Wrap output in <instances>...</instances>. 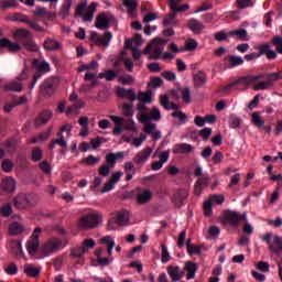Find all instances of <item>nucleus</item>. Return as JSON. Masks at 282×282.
<instances>
[{
    "label": "nucleus",
    "mask_w": 282,
    "mask_h": 282,
    "mask_svg": "<svg viewBox=\"0 0 282 282\" xmlns=\"http://www.w3.org/2000/svg\"><path fill=\"white\" fill-rule=\"evenodd\" d=\"M282 72L258 74V75H247L238 78L236 82L229 83L223 88L225 94L235 89L238 85H243V87H250L252 85L253 91H265L272 89L276 80H281Z\"/></svg>",
    "instance_id": "1"
},
{
    "label": "nucleus",
    "mask_w": 282,
    "mask_h": 282,
    "mask_svg": "<svg viewBox=\"0 0 282 282\" xmlns=\"http://www.w3.org/2000/svg\"><path fill=\"white\" fill-rule=\"evenodd\" d=\"M166 43L167 42L163 39H153L152 42L143 48V54H150L149 61H160Z\"/></svg>",
    "instance_id": "2"
},
{
    "label": "nucleus",
    "mask_w": 282,
    "mask_h": 282,
    "mask_svg": "<svg viewBox=\"0 0 282 282\" xmlns=\"http://www.w3.org/2000/svg\"><path fill=\"white\" fill-rule=\"evenodd\" d=\"M123 159H124V152L107 154L106 163L99 167L98 174L101 177H109V173H111V169H116V160H123Z\"/></svg>",
    "instance_id": "3"
},
{
    "label": "nucleus",
    "mask_w": 282,
    "mask_h": 282,
    "mask_svg": "<svg viewBox=\"0 0 282 282\" xmlns=\"http://www.w3.org/2000/svg\"><path fill=\"white\" fill-rule=\"evenodd\" d=\"M101 221H102V215L88 214L79 218L77 226L80 230H91L94 228H98Z\"/></svg>",
    "instance_id": "4"
},
{
    "label": "nucleus",
    "mask_w": 282,
    "mask_h": 282,
    "mask_svg": "<svg viewBox=\"0 0 282 282\" xmlns=\"http://www.w3.org/2000/svg\"><path fill=\"white\" fill-rule=\"evenodd\" d=\"M65 246H67V242L63 243V239L52 237L42 245V254H44V257H50L51 254L58 252V250H63Z\"/></svg>",
    "instance_id": "5"
},
{
    "label": "nucleus",
    "mask_w": 282,
    "mask_h": 282,
    "mask_svg": "<svg viewBox=\"0 0 282 282\" xmlns=\"http://www.w3.org/2000/svg\"><path fill=\"white\" fill-rule=\"evenodd\" d=\"M32 67H34L35 74L33 75V79L29 85V89H34V86L36 85V83H39V79L41 78V76H43L44 74H47L51 69L50 63L45 61L41 62L39 58L33 59Z\"/></svg>",
    "instance_id": "6"
},
{
    "label": "nucleus",
    "mask_w": 282,
    "mask_h": 282,
    "mask_svg": "<svg viewBox=\"0 0 282 282\" xmlns=\"http://www.w3.org/2000/svg\"><path fill=\"white\" fill-rule=\"evenodd\" d=\"M127 224H129V212L121 209L108 221L107 230H118V226H127Z\"/></svg>",
    "instance_id": "7"
},
{
    "label": "nucleus",
    "mask_w": 282,
    "mask_h": 282,
    "mask_svg": "<svg viewBox=\"0 0 282 282\" xmlns=\"http://www.w3.org/2000/svg\"><path fill=\"white\" fill-rule=\"evenodd\" d=\"M13 206L17 210H28L33 206H36L34 196L28 194H19L13 198Z\"/></svg>",
    "instance_id": "8"
},
{
    "label": "nucleus",
    "mask_w": 282,
    "mask_h": 282,
    "mask_svg": "<svg viewBox=\"0 0 282 282\" xmlns=\"http://www.w3.org/2000/svg\"><path fill=\"white\" fill-rule=\"evenodd\" d=\"M263 55L267 56L269 61H274V58H276V52L270 50V44L265 43L259 46V53H250L245 55V61H254Z\"/></svg>",
    "instance_id": "9"
},
{
    "label": "nucleus",
    "mask_w": 282,
    "mask_h": 282,
    "mask_svg": "<svg viewBox=\"0 0 282 282\" xmlns=\"http://www.w3.org/2000/svg\"><path fill=\"white\" fill-rule=\"evenodd\" d=\"M42 232H43V229L41 227H36L33 230L31 238L26 242V250H28L29 254H31V257H34V254H36V252L41 246L40 237H41Z\"/></svg>",
    "instance_id": "10"
},
{
    "label": "nucleus",
    "mask_w": 282,
    "mask_h": 282,
    "mask_svg": "<svg viewBox=\"0 0 282 282\" xmlns=\"http://www.w3.org/2000/svg\"><path fill=\"white\" fill-rule=\"evenodd\" d=\"M224 219L229 226L237 228L240 221H247L248 216L246 214H240L239 212L227 210L224 213Z\"/></svg>",
    "instance_id": "11"
},
{
    "label": "nucleus",
    "mask_w": 282,
    "mask_h": 282,
    "mask_svg": "<svg viewBox=\"0 0 282 282\" xmlns=\"http://www.w3.org/2000/svg\"><path fill=\"white\" fill-rule=\"evenodd\" d=\"M224 202H226L224 195H212L209 200L203 203L205 217H213V204L221 205Z\"/></svg>",
    "instance_id": "12"
},
{
    "label": "nucleus",
    "mask_w": 282,
    "mask_h": 282,
    "mask_svg": "<svg viewBox=\"0 0 282 282\" xmlns=\"http://www.w3.org/2000/svg\"><path fill=\"white\" fill-rule=\"evenodd\" d=\"M111 39H113V35L109 31L105 32L102 36H100L98 32L90 33V41L99 47H109Z\"/></svg>",
    "instance_id": "13"
},
{
    "label": "nucleus",
    "mask_w": 282,
    "mask_h": 282,
    "mask_svg": "<svg viewBox=\"0 0 282 282\" xmlns=\"http://www.w3.org/2000/svg\"><path fill=\"white\" fill-rule=\"evenodd\" d=\"M151 153H153V148L147 147L145 149L138 152L134 155V158L132 159V161L138 166H142V164H144V162H147V160H149V158H151Z\"/></svg>",
    "instance_id": "14"
},
{
    "label": "nucleus",
    "mask_w": 282,
    "mask_h": 282,
    "mask_svg": "<svg viewBox=\"0 0 282 282\" xmlns=\"http://www.w3.org/2000/svg\"><path fill=\"white\" fill-rule=\"evenodd\" d=\"M122 171H118L111 174L110 178L104 184L102 193H109V191H113L116 184L120 182L122 177Z\"/></svg>",
    "instance_id": "15"
},
{
    "label": "nucleus",
    "mask_w": 282,
    "mask_h": 282,
    "mask_svg": "<svg viewBox=\"0 0 282 282\" xmlns=\"http://www.w3.org/2000/svg\"><path fill=\"white\" fill-rule=\"evenodd\" d=\"M149 120H154L155 122H160V120H162L160 108L152 107L149 113L141 115V122H149Z\"/></svg>",
    "instance_id": "16"
},
{
    "label": "nucleus",
    "mask_w": 282,
    "mask_h": 282,
    "mask_svg": "<svg viewBox=\"0 0 282 282\" xmlns=\"http://www.w3.org/2000/svg\"><path fill=\"white\" fill-rule=\"evenodd\" d=\"M40 94L46 98L54 96V82L46 79L40 86Z\"/></svg>",
    "instance_id": "17"
},
{
    "label": "nucleus",
    "mask_w": 282,
    "mask_h": 282,
    "mask_svg": "<svg viewBox=\"0 0 282 282\" xmlns=\"http://www.w3.org/2000/svg\"><path fill=\"white\" fill-rule=\"evenodd\" d=\"M112 19L113 18L107 17V13H100L96 18L95 28H97V30H107Z\"/></svg>",
    "instance_id": "18"
},
{
    "label": "nucleus",
    "mask_w": 282,
    "mask_h": 282,
    "mask_svg": "<svg viewBox=\"0 0 282 282\" xmlns=\"http://www.w3.org/2000/svg\"><path fill=\"white\" fill-rule=\"evenodd\" d=\"M181 3H182V0H169L171 12H174V14H177V12H186L191 9V6L181 4Z\"/></svg>",
    "instance_id": "19"
},
{
    "label": "nucleus",
    "mask_w": 282,
    "mask_h": 282,
    "mask_svg": "<svg viewBox=\"0 0 282 282\" xmlns=\"http://www.w3.org/2000/svg\"><path fill=\"white\" fill-rule=\"evenodd\" d=\"M1 188L4 193H14L17 191V181L12 176L2 178Z\"/></svg>",
    "instance_id": "20"
},
{
    "label": "nucleus",
    "mask_w": 282,
    "mask_h": 282,
    "mask_svg": "<svg viewBox=\"0 0 282 282\" xmlns=\"http://www.w3.org/2000/svg\"><path fill=\"white\" fill-rule=\"evenodd\" d=\"M0 47H3L4 50H9V52H11L12 54L21 51V44L12 42L7 37H3L0 40Z\"/></svg>",
    "instance_id": "21"
},
{
    "label": "nucleus",
    "mask_w": 282,
    "mask_h": 282,
    "mask_svg": "<svg viewBox=\"0 0 282 282\" xmlns=\"http://www.w3.org/2000/svg\"><path fill=\"white\" fill-rule=\"evenodd\" d=\"M160 105L166 111H171V109H173V111H180V105H177L175 102H171L169 100V95H161L160 96Z\"/></svg>",
    "instance_id": "22"
},
{
    "label": "nucleus",
    "mask_w": 282,
    "mask_h": 282,
    "mask_svg": "<svg viewBox=\"0 0 282 282\" xmlns=\"http://www.w3.org/2000/svg\"><path fill=\"white\" fill-rule=\"evenodd\" d=\"M117 96L118 98H128L131 102L135 101L137 95L133 88L127 89L122 87L117 88Z\"/></svg>",
    "instance_id": "23"
},
{
    "label": "nucleus",
    "mask_w": 282,
    "mask_h": 282,
    "mask_svg": "<svg viewBox=\"0 0 282 282\" xmlns=\"http://www.w3.org/2000/svg\"><path fill=\"white\" fill-rule=\"evenodd\" d=\"M43 45L46 52H58V50H63V44L56 39H46Z\"/></svg>",
    "instance_id": "24"
},
{
    "label": "nucleus",
    "mask_w": 282,
    "mask_h": 282,
    "mask_svg": "<svg viewBox=\"0 0 282 282\" xmlns=\"http://www.w3.org/2000/svg\"><path fill=\"white\" fill-rule=\"evenodd\" d=\"M193 80L195 88L204 87L205 83L208 80V75H206L204 70H198L193 75Z\"/></svg>",
    "instance_id": "25"
},
{
    "label": "nucleus",
    "mask_w": 282,
    "mask_h": 282,
    "mask_svg": "<svg viewBox=\"0 0 282 282\" xmlns=\"http://www.w3.org/2000/svg\"><path fill=\"white\" fill-rule=\"evenodd\" d=\"M195 148L188 143H177L172 150L175 154L186 155V153H193Z\"/></svg>",
    "instance_id": "26"
},
{
    "label": "nucleus",
    "mask_w": 282,
    "mask_h": 282,
    "mask_svg": "<svg viewBox=\"0 0 282 282\" xmlns=\"http://www.w3.org/2000/svg\"><path fill=\"white\" fill-rule=\"evenodd\" d=\"M84 80H91V85L87 86V85H82L80 87V91H83L84 94H87V91H89L90 89H94V87H96V85H98V80H96V74L95 73H86Z\"/></svg>",
    "instance_id": "27"
},
{
    "label": "nucleus",
    "mask_w": 282,
    "mask_h": 282,
    "mask_svg": "<svg viewBox=\"0 0 282 282\" xmlns=\"http://www.w3.org/2000/svg\"><path fill=\"white\" fill-rule=\"evenodd\" d=\"M187 197L188 189H178L173 197L175 206H177V208H182V206H184V200Z\"/></svg>",
    "instance_id": "28"
},
{
    "label": "nucleus",
    "mask_w": 282,
    "mask_h": 282,
    "mask_svg": "<svg viewBox=\"0 0 282 282\" xmlns=\"http://www.w3.org/2000/svg\"><path fill=\"white\" fill-rule=\"evenodd\" d=\"M13 36L23 44L25 41H29V39H32V32H30L28 29L20 28L14 31Z\"/></svg>",
    "instance_id": "29"
},
{
    "label": "nucleus",
    "mask_w": 282,
    "mask_h": 282,
    "mask_svg": "<svg viewBox=\"0 0 282 282\" xmlns=\"http://www.w3.org/2000/svg\"><path fill=\"white\" fill-rule=\"evenodd\" d=\"M224 62L227 63L229 69H232L234 67H239V65H243V58L235 55H227L224 58Z\"/></svg>",
    "instance_id": "30"
},
{
    "label": "nucleus",
    "mask_w": 282,
    "mask_h": 282,
    "mask_svg": "<svg viewBox=\"0 0 282 282\" xmlns=\"http://www.w3.org/2000/svg\"><path fill=\"white\" fill-rule=\"evenodd\" d=\"M52 111L51 110H44L42 113H40L39 117L35 118V127H42V124H47L50 120H52Z\"/></svg>",
    "instance_id": "31"
},
{
    "label": "nucleus",
    "mask_w": 282,
    "mask_h": 282,
    "mask_svg": "<svg viewBox=\"0 0 282 282\" xmlns=\"http://www.w3.org/2000/svg\"><path fill=\"white\" fill-rule=\"evenodd\" d=\"M9 250L13 257H22L23 256V248L21 247L20 240H11L9 242Z\"/></svg>",
    "instance_id": "32"
},
{
    "label": "nucleus",
    "mask_w": 282,
    "mask_h": 282,
    "mask_svg": "<svg viewBox=\"0 0 282 282\" xmlns=\"http://www.w3.org/2000/svg\"><path fill=\"white\" fill-rule=\"evenodd\" d=\"M96 8H98V3L91 2L87 8L86 12L82 15L83 21L85 23L94 21V13L96 12Z\"/></svg>",
    "instance_id": "33"
},
{
    "label": "nucleus",
    "mask_w": 282,
    "mask_h": 282,
    "mask_svg": "<svg viewBox=\"0 0 282 282\" xmlns=\"http://www.w3.org/2000/svg\"><path fill=\"white\" fill-rule=\"evenodd\" d=\"M187 28L194 32V34H202L204 30V23L199 20L192 19L187 22Z\"/></svg>",
    "instance_id": "34"
},
{
    "label": "nucleus",
    "mask_w": 282,
    "mask_h": 282,
    "mask_svg": "<svg viewBox=\"0 0 282 282\" xmlns=\"http://www.w3.org/2000/svg\"><path fill=\"white\" fill-rule=\"evenodd\" d=\"M151 197H153V193H151V189H144L142 193L138 194L137 203L140 205L149 204V202H151Z\"/></svg>",
    "instance_id": "35"
},
{
    "label": "nucleus",
    "mask_w": 282,
    "mask_h": 282,
    "mask_svg": "<svg viewBox=\"0 0 282 282\" xmlns=\"http://www.w3.org/2000/svg\"><path fill=\"white\" fill-rule=\"evenodd\" d=\"M135 100H140V102H148V105H151V102H153V93L151 90H140Z\"/></svg>",
    "instance_id": "36"
},
{
    "label": "nucleus",
    "mask_w": 282,
    "mask_h": 282,
    "mask_svg": "<svg viewBox=\"0 0 282 282\" xmlns=\"http://www.w3.org/2000/svg\"><path fill=\"white\" fill-rule=\"evenodd\" d=\"M251 122L254 127H257V129H263V127L265 126V120H263L261 113L257 111L251 113Z\"/></svg>",
    "instance_id": "37"
},
{
    "label": "nucleus",
    "mask_w": 282,
    "mask_h": 282,
    "mask_svg": "<svg viewBox=\"0 0 282 282\" xmlns=\"http://www.w3.org/2000/svg\"><path fill=\"white\" fill-rule=\"evenodd\" d=\"M50 135H52V128H48L46 131L32 138L30 142L31 144H36V142H45L46 140H50Z\"/></svg>",
    "instance_id": "38"
},
{
    "label": "nucleus",
    "mask_w": 282,
    "mask_h": 282,
    "mask_svg": "<svg viewBox=\"0 0 282 282\" xmlns=\"http://www.w3.org/2000/svg\"><path fill=\"white\" fill-rule=\"evenodd\" d=\"M229 36H236L239 39V41H250V36L248 35V31H246V29L229 31Z\"/></svg>",
    "instance_id": "39"
},
{
    "label": "nucleus",
    "mask_w": 282,
    "mask_h": 282,
    "mask_svg": "<svg viewBox=\"0 0 282 282\" xmlns=\"http://www.w3.org/2000/svg\"><path fill=\"white\" fill-rule=\"evenodd\" d=\"M167 274L171 276L172 281L177 282L182 279L183 273L180 272V267H167Z\"/></svg>",
    "instance_id": "40"
},
{
    "label": "nucleus",
    "mask_w": 282,
    "mask_h": 282,
    "mask_svg": "<svg viewBox=\"0 0 282 282\" xmlns=\"http://www.w3.org/2000/svg\"><path fill=\"white\" fill-rule=\"evenodd\" d=\"M124 8H128V14L133 17L138 10V0H123Z\"/></svg>",
    "instance_id": "41"
},
{
    "label": "nucleus",
    "mask_w": 282,
    "mask_h": 282,
    "mask_svg": "<svg viewBox=\"0 0 282 282\" xmlns=\"http://www.w3.org/2000/svg\"><path fill=\"white\" fill-rule=\"evenodd\" d=\"M185 270L187 271V280L195 279V274L197 273V264L193 261H188L185 264Z\"/></svg>",
    "instance_id": "42"
},
{
    "label": "nucleus",
    "mask_w": 282,
    "mask_h": 282,
    "mask_svg": "<svg viewBox=\"0 0 282 282\" xmlns=\"http://www.w3.org/2000/svg\"><path fill=\"white\" fill-rule=\"evenodd\" d=\"M24 273L26 276L36 278L41 274V268L34 267V264H29L24 267Z\"/></svg>",
    "instance_id": "43"
},
{
    "label": "nucleus",
    "mask_w": 282,
    "mask_h": 282,
    "mask_svg": "<svg viewBox=\"0 0 282 282\" xmlns=\"http://www.w3.org/2000/svg\"><path fill=\"white\" fill-rule=\"evenodd\" d=\"M98 78H105L108 83H111V80H116V78H118V73L113 69H108L105 73H99Z\"/></svg>",
    "instance_id": "44"
},
{
    "label": "nucleus",
    "mask_w": 282,
    "mask_h": 282,
    "mask_svg": "<svg viewBox=\"0 0 282 282\" xmlns=\"http://www.w3.org/2000/svg\"><path fill=\"white\" fill-rule=\"evenodd\" d=\"M100 162V156H94V155H88L87 158L82 159L79 164H84L85 166H94Z\"/></svg>",
    "instance_id": "45"
},
{
    "label": "nucleus",
    "mask_w": 282,
    "mask_h": 282,
    "mask_svg": "<svg viewBox=\"0 0 282 282\" xmlns=\"http://www.w3.org/2000/svg\"><path fill=\"white\" fill-rule=\"evenodd\" d=\"M58 139H54L52 143L48 144V149H54L56 144L61 147L62 149H67V141H65V137L63 134L57 135Z\"/></svg>",
    "instance_id": "46"
},
{
    "label": "nucleus",
    "mask_w": 282,
    "mask_h": 282,
    "mask_svg": "<svg viewBox=\"0 0 282 282\" xmlns=\"http://www.w3.org/2000/svg\"><path fill=\"white\" fill-rule=\"evenodd\" d=\"M9 230L11 235H21V232H25V226L15 221L10 225Z\"/></svg>",
    "instance_id": "47"
},
{
    "label": "nucleus",
    "mask_w": 282,
    "mask_h": 282,
    "mask_svg": "<svg viewBox=\"0 0 282 282\" xmlns=\"http://www.w3.org/2000/svg\"><path fill=\"white\" fill-rule=\"evenodd\" d=\"M4 91H23V84L19 82H11L4 86Z\"/></svg>",
    "instance_id": "48"
},
{
    "label": "nucleus",
    "mask_w": 282,
    "mask_h": 282,
    "mask_svg": "<svg viewBox=\"0 0 282 282\" xmlns=\"http://www.w3.org/2000/svg\"><path fill=\"white\" fill-rule=\"evenodd\" d=\"M177 17V13H174L173 11H171L169 14H166L163 18V25L166 28L169 25H175V19Z\"/></svg>",
    "instance_id": "49"
},
{
    "label": "nucleus",
    "mask_w": 282,
    "mask_h": 282,
    "mask_svg": "<svg viewBox=\"0 0 282 282\" xmlns=\"http://www.w3.org/2000/svg\"><path fill=\"white\" fill-rule=\"evenodd\" d=\"M32 162H41L43 160V150L41 148H33L31 151Z\"/></svg>",
    "instance_id": "50"
},
{
    "label": "nucleus",
    "mask_w": 282,
    "mask_h": 282,
    "mask_svg": "<svg viewBox=\"0 0 282 282\" xmlns=\"http://www.w3.org/2000/svg\"><path fill=\"white\" fill-rule=\"evenodd\" d=\"M22 45L28 50V52H39V45L35 44L32 37L23 42Z\"/></svg>",
    "instance_id": "51"
},
{
    "label": "nucleus",
    "mask_w": 282,
    "mask_h": 282,
    "mask_svg": "<svg viewBox=\"0 0 282 282\" xmlns=\"http://www.w3.org/2000/svg\"><path fill=\"white\" fill-rule=\"evenodd\" d=\"M117 80L121 85H133L135 83V78L129 74L119 76Z\"/></svg>",
    "instance_id": "52"
},
{
    "label": "nucleus",
    "mask_w": 282,
    "mask_h": 282,
    "mask_svg": "<svg viewBox=\"0 0 282 282\" xmlns=\"http://www.w3.org/2000/svg\"><path fill=\"white\" fill-rule=\"evenodd\" d=\"M96 248V241L94 239H86L83 241L82 243V249L84 250V252L87 254V252H89V250Z\"/></svg>",
    "instance_id": "53"
},
{
    "label": "nucleus",
    "mask_w": 282,
    "mask_h": 282,
    "mask_svg": "<svg viewBox=\"0 0 282 282\" xmlns=\"http://www.w3.org/2000/svg\"><path fill=\"white\" fill-rule=\"evenodd\" d=\"M178 91L182 94L183 102H185V105L191 104V88H178Z\"/></svg>",
    "instance_id": "54"
},
{
    "label": "nucleus",
    "mask_w": 282,
    "mask_h": 282,
    "mask_svg": "<svg viewBox=\"0 0 282 282\" xmlns=\"http://www.w3.org/2000/svg\"><path fill=\"white\" fill-rule=\"evenodd\" d=\"M69 10H72V0H66L59 11L61 17H69Z\"/></svg>",
    "instance_id": "55"
},
{
    "label": "nucleus",
    "mask_w": 282,
    "mask_h": 282,
    "mask_svg": "<svg viewBox=\"0 0 282 282\" xmlns=\"http://www.w3.org/2000/svg\"><path fill=\"white\" fill-rule=\"evenodd\" d=\"M30 18L23 13H14L11 17V21H17L18 23H29Z\"/></svg>",
    "instance_id": "56"
},
{
    "label": "nucleus",
    "mask_w": 282,
    "mask_h": 282,
    "mask_svg": "<svg viewBox=\"0 0 282 282\" xmlns=\"http://www.w3.org/2000/svg\"><path fill=\"white\" fill-rule=\"evenodd\" d=\"M198 135L203 138L204 142H208V140H210V135H213V129L204 128L198 132Z\"/></svg>",
    "instance_id": "57"
},
{
    "label": "nucleus",
    "mask_w": 282,
    "mask_h": 282,
    "mask_svg": "<svg viewBox=\"0 0 282 282\" xmlns=\"http://www.w3.org/2000/svg\"><path fill=\"white\" fill-rule=\"evenodd\" d=\"M85 101H83V99H78L77 102L75 105H72L67 108L66 113H74V111H76V109H83L85 107Z\"/></svg>",
    "instance_id": "58"
},
{
    "label": "nucleus",
    "mask_w": 282,
    "mask_h": 282,
    "mask_svg": "<svg viewBox=\"0 0 282 282\" xmlns=\"http://www.w3.org/2000/svg\"><path fill=\"white\" fill-rule=\"evenodd\" d=\"M2 171H4V173H12L13 169H14V163H12V161H10L9 159L2 161Z\"/></svg>",
    "instance_id": "59"
},
{
    "label": "nucleus",
    "mask_w": 282,
    "mask_h": 282,
    "mask_svg": "<svg viewBox=\"0 0 282 282\" xmlns=\"http://www.w3.org/2000/svg\"><path fill=\"white\" fill-rule=\"evenodd\" d=\"M236 6L239 10H246V8L252 7V0H236Z\"/></svg>",
    "instance_id": "60"
},
{
    "label": "nucleus",
    "mask_w": 282,
    "mask_h": 282,
    "mask_svg": "<svg viewBox=\"0 0 282 282\" xmlns=\"http://www.w3.org/2000/svg\"><path fill=\"white\" fill-rule=\"evenodd\" d=\"M39 169L43 171L46 175H52V166L47 161H42L39 165Z\"/></svg>",
    "instance_id": "61"
},
{
    "label": "nucleus",
    "mask_w": 282,
    "mask_h": 282,
    "mask_svg": "<svg viewBox=\"0 0 282 282\" xmlns=\"http://www.w3.org/2000/svg\"><path fill=\"white\" fill-rule=\"evenodd\" d=\"M122 111H123V116L131 118V116H133V104H123Z\"/></svg>",
    "instance_id": "62"
},
{
    "label": "nucleus",
    "mask_w": 282,
    "mask_h": 282,
    "mask_svg": "<svg viewBox=\"0 0 282 282\" xmlns=\"http://www.w3.org/2000/svg\"><path fill=\"white\" fill-rule=\"evenodd\" d=\"M172 118H178V120H180V122H182V124H184L186 122V120L188 119L186 113H184L182 110L172 112Z\"/></svg>",
    "instance_id": "63"
},
{
    "label": "nucleus",
    "mask_w": 282,
    "mask_h": 282,
    "mask_svg": "<svg viewBox=\"0 0 282 282\" xmlns=\"http://www.w3.org/2000/svg\"><path fill=\"white\" fill-rule=\"evenodd\" d=\"M272 44L276 47L278 54H282V36H274L272 39Z\"/></svg>",
    "instance_id": "64"
}]
</instances>
